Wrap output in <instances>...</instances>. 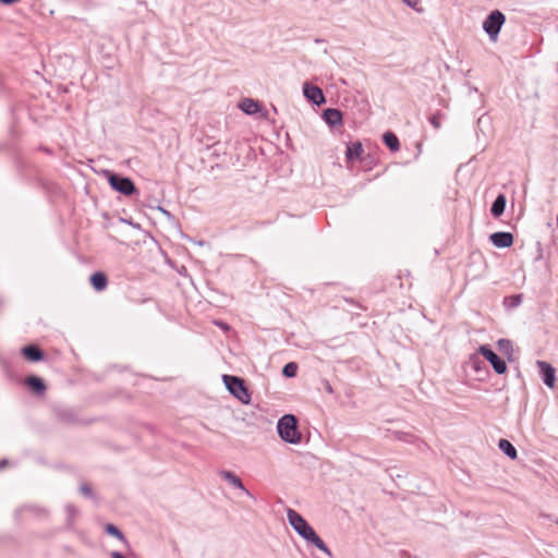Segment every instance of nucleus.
Returning a JSON list of instances; mask_svg holds the SVG:
<instances>
[{
	"instance_id": "31",
	"label": "nucleus",
	"mask_w": 558,
	"mask_h": 558,
	"mask_svg": "<svg viewBox=\"0 0 558 558\" xmlns=\"http://www.w3.org/2000/svg\"><path fill=\"white\" fill-rule=\"evenodd\" d=\"M236 107L242 111L244 112V107H245V104H244V98L240 99Z\"/></svg>"
},
{
	"instance_id": "12",
	"label": "nucleus",
	"mask_w": 558,
	"mask_h": 558,
	"mask_svg": "<svg viewBox=\"0 0 558 558\" xmlns=\"http://www.w3.org/2000/svg\"><path fill=\"white\" fill-rule=\"evenodd\" d=\"M324 121L331 128L342 125V112L336 108H327L323 111Z\"/></svg>"
},
{
	"instance_id": "2",
	"label": "nucleus",
	"mask_w": 558,
	"mask_h": 558,
	"mask_svg": "<svg viewBox=\"0 0 558 558\" xmlns=\"http://www.w3.org/2000/svg\"><path fill=\"white\" fill-rule=\"evenodd\" d=\"M104 173L112 190L125 196H130L136 192V186L130 178L122 177L110 170H106Z\"/></svg>"
},
{
	"instance_id": "39",
	"label": "nucleus",
	"mask_w": 558,
	"mask_h": 558,
	"mask_svg": "<svg viewBox=\"0 0 558 558\" xmlns=\"http://www.w3.org/2000/svg\"><path fill=\"white\" fill-rule=\"evenodd\" d=\"M245 494H246V496H248V497L253 498V496L248 493V490H247V489L245 490Z\"/></svg>"
},
{
	"instance_id": "28",
	"label": "nucleus",
	"mask_w": 558,
	"mask_h": 558,
	"mask_svg": "<svg viewBox=\"0 0 558 558\" xmlns=\"http://www.w3.org/2000/svg\"><path fill=\"white\" fill-rule=\"evenodd\" d=\"M324 388L328 393H332L333 389L328 380H324Z\"/></svg>"
},
{
	"instance_id": "22",
	"label": "nucleus",
	"mask_w": 558,
	"mask_h": 558,
	"mask_svg": "<svg viewBox=\"0 0 558 558\" xmlns=\"http://www.w3.org/2000/svg\"><path fill=\"white\" fill-rule=\"evenodd\" d=\"M522 300H523L522 294H513V295L506 296L504 300V304L508 308H515L522 303Z\"/></svg>"
},
{
	"instance_id": "4",
	"label": "nucleus",
	"mask_w": 558,
	"mask_h": 558,
	"mask_svg": "<svg viewBox=\"0 0 558 558\" xmlns=\"http://www.w3.org/2000/svg\"><path fill=\"white\" fill-rule=\"evenodd\" d=\"M478 353L485 357L498 375L507 372L506 362L487 344L480 345Z\"/></svg>"
},
{
	"instance_id": "8",
	"label": "nucleus",
	"mask_w": 558,
	"mask_h": 558,
	"mask_svg": "<svg viewBox=\"0 0 558 558\" xmlns=\"http://www.w3.org/2000/svg\"><path fill=\"white\" fill-rule=\"evenodd\" d=\"M287 518L291 527L301 535L307 530L310 523L295 510L289 508L287 510Z\"/></svg>"
},
{
	"instance_id": "14",
	"label": "nucleus",
	"mask_w": 558,
	"mask_h": 558,
	"mask_svg": "<svg viewBox=\"0 0 558 558\" xmlns=\"http://www.w3.org/2000/svg\"><path fill=\"white\" fill-rule=\"evenodd\" d=\"M25 384L36 395H43L46 391L45 381L37 376H28Z\"/></svg>"
},
{
	"instance_id": "25",
	"label": "nucleus",
	"mask_w": 558,
	"mask_h": 558,
	"mask_svg": "<svg viewBox=\"0 0 558 558\" xmlns=\"http://www.w3.org/2000/svg\"><path fill=\"white\" fill-rule=\"evenodd\" d=\"M444 118V114L441 112H436L429 118L430 124L438 130L441 125V119Z\"/></svg>"
},
{
	"instance_id": "16",
	"label": "nucleus",
	"mask_w": 558,
	"mask_h": 558,
	"mask_svg": "<svg viewBox=\"0 0 558 558\" xmlns=\"http://www.w3.org/2000/svg\"><path fill=\"white\" fill-rule=\"evenodd\" d=\"M506 203H507V199H506V196L504 194H499L495 201L493 202L492 204V207H490V214L495 217V218H498L500 217L505 209H506Z\"/></svg>"
},
{
	"instance_id": "10",
	"label": "nucleus",
	"mask_w": 558,
	"mask_h": 558,
	"mask_svg": "<svg viewBox=\"0 0 558 558\" xmlns=\"http://www.w3.org/2000/svg\"><path fill=\"white\" fill-rule=\"evenodd\" d=\"M536 365L538 367V371H539L541 377L543 379V383L547 387L554 388L555 387V381H556V371H555V368L548 362H545V361H537Z\"/></svg>"
},
{
	"instance_id": "11",
	"label": "nucleus",
	"mask_w": 558,
	"mask_h": 558,
	"mask_svg": "<svg viewBox=\"0 0 558 558\" xmlns=\"http://www.w3.org/2000/svg\"><path fill=\"white\" fill-rule=\"evenodd\" d=\"M489 240L496 247L507 248L513 244V234L506 231H498L492 233Z\"/></svg>"
},
{
	"instance_id": "33",
	"label": "nucleus",
	"mask_w": 558,
	"mask_h": 558,
	"mask_svg": "<svg viewBox=\"0 0 558 558\" xmlns=\"http://www.w3.org/2000/svg\"><path fill=\"white\" fill-rule=\"evenodd\" d=\"M8 463L9 462L5 459L0 460V470L3 469Z\"/></svg>"
},
{
	"instance_id": "20",
	"label": "nucleus",
	"mask_w": 558,
	"mask_h": 558,
	"mask_svg": "<svg viewBox=\"0 0 558 558\" xmlns=\"http://www.w3.org/2000/svg\"><path fill=\"white\" fill-rule=\"evenodd\" d=\"M362 153H363L362 144L360 142L352 143L347 148V153H345L347 159L348 160L357 159L361 157Z\"/></svg>"
},
{
	"instance_id": "29",
	"label": "nucleus",
	"mask_w": 558,
	"mask_h": 558,
	"mask_svg": "<svg viewBox=\"0 0 558 558\" xmlns=\"http://www.w3.org/2000/svg\"><path fill=\"white\" fill-rule=\"evenodd\" d=\"M498 344H499V347H500V348H506V345H507V347H510V341H509V340H507V339H500V340L498 341Z\"/></svg>"
},
{
	"instance_id": "36",
	"label": "nucleus",
	"mask_w": 558,
	"mask_h": 558,
	"mask_svg": "<svg viewBox=\"0 0 558 558\" xmlns=\"http://www.w3.org/2000/svg\"><path fill=\"white\" fill-rule=\"evenodd\" d=\"M493 43H496L498 37H489Z\"/></svg>"
},
{
	"instance_id": "35",
	"label": "nucleus",
	"mask_w": 558,
	"mask_h": 558,
	"mask_svg": "<svg viewBox=\"0 0 558 558\" xmlns=\"http://www.w3.org/2000/svg\"><path fill=\"white\" fill-rule=\"evenodd\" d=\"M245 398H246V404H248V403H250V401H251V396H250V393H248V391H247V390H246Z\"/></svg>"
},
{
	"instance_id": "18",
	"label": "nucleus",
	"mask_w": 558,
	"mask_h": 558,
	"mask_svg": "<svg viewBox=\"0 0 558 558\" xmlns=\"http://www.w3.org/2000/svg\"><path fill=\"white\" fill-rule=\"evenodd\" d=\"M383 141L385 145L391 150V151H398L400 148V142L397 135L391 132L387 131L383 135Z\"/></svg>"
},
{
	"instance_id": "9",
	"label": "nucleus",
	"mask_w": 558,
	"mask_h": 558,
	"mask_svg": "<svg viewBox=\"0 0 558 558\" xmlns=\"http://www.w3.org/2000/svg\"><path fill=\"white\" fill-rule=\"evenodd\" d=\"M300 536L308 544L314 545L326 555L331 556L330 549L327 547V545L324 543V541L318 536L316 531L311 525Z\"/></svg>"
},
{
	"instance_id": "38",
	"label": "nucleus",
	"mask_w": 558,
	"mask_h": 558,
	"mask_svg": "<svg viewBox=\"0 0 558 558\" xmlns=\"http://www.w3.org/2000/svg\"><path fill=\"white\" fill-rule=\"evenodd\" d=\"M315 41H316V43H323L324 40L317 37V38L315 39Z\"/></svg>"
},
{
	"instance_id": "17",
	"label": "nucleus",
	"mask_w": 558,
	"mask_h": 558,
	"mask_svg": "<svg viewBox=\"0 0 558 558\" xmlns=\"http://www.w3.org/2000/svg\"><path fill=\"white\" fill-rule=\"evenodd\" d=\"M219 475L226 480L231 486L239 489H244V484L242 480L235 475L233 472L230 471H220Z\"/></svg>"
},
{
	"instance_id": "13",
	"label": "nucleus",
	"mask_w": 558,
	"mask_h": 558,
	"mask_svg": "<svg viewBox=\"0 0 558 558\" xmlns=\"http://www.w3.org/2000/svg\"><path fill=\"white\" fill-rule=\"evenodd\" d=\"M22 354L29 362H39L44 359V351L35 344L24 347Z\"/></svg>"
},
{
	"instance_id": "3",
	"label": "nucleus",
	"mask_w": 558,
	"mask_h": 558,
	"mask_svg": "<svg viewBox=\"0 0 558 558\" xmlns=\"http://www.w3.org/2000/svg\"><path fill=\"white\" fill-rule=\"evenodd\" d=\"M505 22V14L497 9L493 10L483 22V31L486 35H499Z\"/></svg>"
},
{
	"instance_id": "5",
	"label": "nucleus",
	"mask_w": 558,
	"mask_h": 558,
	"mask_svg": "<svg viewBox=\"0 0 558 558\" xmlns=\"http://www.w3.org/2000/svg\"><path fill=\"white\" fill-rule=\"evenodd\" d=\"M228 391L244 403V379L232 375H222Z\"/></svg>"
},
{
	"instance_id": "24",
	"label": "nucleus",
	"mask_w": 558,
	"mask_h": 558,
	"mask_svg": "<svg viewBox=\"0 0 558 558\" xmlns=\"http://www.w3.org/2000/svg\"><path fill=\"white\" fill-rule=\"evenodd\" d=\"M298 373V364L295 362L287 363L282 368V375L287 378H293Z\"/></svg>"
},
{
	"instance_id": "21",
	"label": "nucleus",
	"mask_w": 558,
	"mask_h": 558,
	"mask_svg": "<svg viewBox=\"0 0 558 558\" xmlns=\"http://www.w3.org/2000/svg\"><path fill=\"white\" fill-rule=\"evenodd\" d=\"M105 532L110 535V536H113L116 538H118L120 542L124 543L125 545H129V542L128 539L125 538L124 534L112 523H107L105 525Z\"/></svg>"
},
{
	"instance_id": "23",
	"label": "nucleus",
	"mask_w": 558,
	"mask_h": 558,
	"mask_svg": "<svg viewBox=\"0 0 558 558\" xmlns=\"http://www.w3.org/2000/svg\"><path fill=\"white\" fill-rule=\"evenodd\" d=\"M65 511L68 513V520H66V524H68V527L69 529H72L73 525H74V521H75V518L77 517L78 514V510L75 506L73 505H66L65 507Z\"/></svg>"
},
{
	"instance_id": "15",
	"label": "nucleus",
	"mask_w": 558,
	"mask_h": 558,
	"mask_svg": "<svg viewBox=\"0 0 558 558\" xmlns=\"http://www.w3.org/2000/svg\"><path fill=\"white\" fill-rule=\"evenodd\" d=\"M89 281L96 291L105 290L108 284L107 276L101 271L94 272L90 276Z\"/></svg>"
},
{
	"instance_id": "19",
	"label": "nucleus",
	"mask_w": 558,
	"mask_h": 558,
	"mask_svg": "<svg viewBox=\"0 0 558 558\" xmlns=\"http://www.w3.org/2000/svg\"><path fill=\"white\" fill-rule=\"evenodd\" d=\"M498 448L510 459L514 460L518 457L517 449L507 439H499Z\"/></svg>"
},
{
	"instance_id": "30",
	"label": "nucleus",
	"mask_w": 558,
	"mask_h": 558,
	"mask_svg": "<svg viewBox=\"0 0 558 558\" xmlns=\"http://www.w3.org/2000/svg\"><path fill=\"white\" fill-rule=\"evenodd\" d=\"M20 0H0V3L4 4V5H11V4H14L16 2H19Z\"/></svg>"
},
{
	"instance_id": "26",
	"label": "nucleus",
	"mask_w": 558,
	"mask_h": 558,
	"mask_svg": "<svg viewBox=\"0 0 558 558\" xmlns=\"http://www.w3.org/2000/svg\"><path fill=\"white\" fill-rule=\"evenodd\" d=\"M80 492L82 495H84L87 498H93V489L89 484L83 483L80 486Z\"/></svg>"
},
{
	"instance_id": "32",
	"label": "nucleus",
	"mask_w": 558,
	"mask_h": 558,
	"mask_svg": "<svg viewBox=\"0 0 558 558\" xmlns=\"http://www.w3.org/2000/svg\"><path fill=\"white\" fill-rule=\"evenodd\" d=\"M111 558H125L121 553L119 551H112L111 553Z\"/></svg>"
},
{
	"instance_id": "6",
	"label": "nucleus",
	"mask_w": 558,
	"mask_h": 558,
	"mask_svg": "<svg viewBox=\"0 0 558 558\" xmlns=\"http://www.w3.org/2000/svg\"><path fill=\"white\" fill-rule=\"evenodd\" d=\"M246 116H252L257 120L269 122V112L258 100L246 97Z\"/></svg>"
},
{
	"instance_id": "27",
	"label": "nucleus",
	"mask_w": 558,
	"mask_h": 558,
	"mask_svg": "<svg viewBox=\"0 0 558 558\" xmlns=\"http://www.w3.org/2000/svg\"><path fill=\"white\" fill-rule=\"evenodd\" d=\"M392 435H393L395 439L401 440V441H410L409 438L412 437L408 433L399 432V430L393 432Z\"/></svg>"
},
{
	"instance_id": "37",
	"label": "nucleus",
	"mask_w": 558,
	"mask_h": 558,
	"mask_svg": "<svg viewBox=\"0 0 558 558\" xmlns=\"http://www.w3.org/2000/svg\"><path fill=\"white\" fill-rule=\"evenodd\" d=\"M64 420H66L68 422H71L72 421V415H69V417H64Z\"/></svg>"
},
{
	"instance_id": "7",
	"label": "nucleus",
	"mask_w": 558,
	"mask_h": 558,
	"mask_svg": "<svg viewBox=\"0 0 558 558\" xmlns=\"http://www.w3.org/2000/svg\"><path fill=\"white\" fill-rule=\"evenodd\" d=\"M303 94L308 101L316 106H320L326 102L323 90L318 86L311 83L306 82L303 84Z\"/></svg>"
},
{
	"instance_id": "1",
	"label": "nucleus",
	"mask_w": 558,
	"mask_h": 558,
	"mask_svg": "<svg viewBox=\"0 0 558 558\" xmlns=\"http://www.w3.org/2000/svg\"><path fill=\"white\" fill-rule=\"evenodd\" d=\"M277 430L279 437L288 444L296 445L302 440V434L299 430V421L293 414H284L278 420Z\"/></svg>"
},
{
	"instance_id": "34",
	"label": "nucleus",
	"mask_w": 558,
	"mask_h": 558,
	"mask_svg": "<svg viewBox=\"0 0 558 558\" xmlns=\"http://www.w3.org/2000/svg\"><path fill=\"white\" fill-rule=\"evenodd\" d=\"M480 363H481V361H478V360L473 361V367L475 369H480V365H478Z\"/></svg>"
},
{
	"instance_id": "40",
	"label": "nucleus",
	"mask_w": 558,
	"mask_h": 558,
	"mask_svg": "<svg viewBox=\"0 0 558 558\" xmlns=\"http://www.w3.org/2000/svg\"><path fill=\"white\" fill-rule=\"evenodd\" d=\"M219 326H221V328H228L227 325L220 323Z\"/></svg>"
}]
</instances>
